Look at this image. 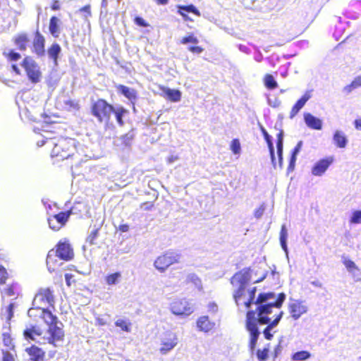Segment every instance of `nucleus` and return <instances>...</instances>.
<instances>
[{"label":"nucleus","instance_id":"obj_52","mask_svg":"<svg viewBox=\"0 0 361 361\" xmlns=\"http://www.w3.org/2000/svg\"><path fill=\"white\" fill-rule=\"evenodd\" d=\"M266 142H267L268 147H269L271 158L272 161H274L275 159V157H274V149L272 141H271V138H269V140H267Z\"/></svg>","mask_w":361,"mask_h":361},{"label":"nucleus","instance_id":"obj_46","mask_svg":"<svg viewBox=\"0 0 361 361\" xmlns=\"http://www.w3.org/2000/svg\"><path fill=\"white\" fill-rule=\"evenodd\" d=\"M13 307L14 305L13 303H11L6 308V313L4 314V317L5 319L7 322L11 321V319L13 317Z\"/></svg>","mask_w":361,"mask_h":361},{"label":"nucleus","instance_id":"obj_38","mask_svg":"<svg viewBox=\"0 0 361 361\" xmlns=\"http://www.w3.org/2000/svg\"><path fill=\"white\" fill-rule=\"evenodd\" d=\"M288 238V232L286 228L285 225H283L281 226V231H280V243L281 245V247L286 250L287 245H286V240Z\"/></svg>","mask_w":361,"mask_h":361},{"label":"nucleus","instance_id":"obj_29","mask_svg":"<svg viewBox=\"0 0 361 361\" xmlns=\"http://www.w3.org/2000/svg\"><path fill=\"white\" fill-rule=\"evenodd\" d=\"M128 113V111L126 109H125L123 106H118L116 108L114 106V110L112 111V114H114L116 121L120 127H122L124 126L125 122L123 120V116L126 114H127Z\"/></svg>","mask_w":361,"mask_h":361},{"label":"nucleus","instance_id":"obj_37","mask_svg":"<svg viewBox=\"0 0 361 361\" xmlns=\"http://www.w3.org/2000/svg\"><path fill=\"white\" fill-rule=\"evenodd\" d=\"M269 345L267 344V347L264 348L262 350L258 349L256 352V355L257 360L259 361H266L269 357Z\"/></svg>","mask_w":361,"mask_h":361},{"label":"nucleus","instance_id":"obj_21","mask_svg":"<svg viewBox=\"0 0 361 361\" xmlns=\"http://www.w3.org/2000/svg\"><path fill=\"white\" fill-rule=\"evenodd\" d=\"M42 334V329L35 325L26 328L23 332L24 338L27 341H35L36 337L41 336Z\"/></svg>","mask_w":361,"mask_h":361},{"label":"nucleus","instance_id":"obj_41","mask_svg":"<svg viewBox=\"0 0 361 361\" xmlns=\"http://www.w3.org/2000/svg\"><path fill=\"white\" fill-rule=\"evenodd\" d=\"M285 299L286 295L283 293H281L278 295L276 300H272L273 301H271V303L276 307V308L279 309L282 306Z\"/></svg>","mask_w":361,"mask_h":361},{"label":"nucleus","instance_id":"obj_59","mask_svg":"<svg viewBox=\"0 0 361 361\" xmlns=\"http://www.w3.org/2000/svg\"><path fill=\"white\" fill-rule=\"evenodd\" d=\"M73 278V275L71 274H65V279L66 282V285L68 286H70L71 285V280Z\"/></svg>","mask_w":361,"mask_h":361},{"label":"nucleus","instance_id":"obj_15","mask_svg":"<svg viewBox=\"0 0 361 361\" xmlns=\"http://www.w3.org/2000/svg\"><path fill=\"white\" fill-rule=\"evenodd\" d=\"M196 325L199 331L204 333L212 332L216 329L215 322L211 320L208 316H201L196 322Z\"/></svg>","mask_w":361,"mask_h":361},{"label":"nucleus","instance_id":"obj_33","mask_svg":"<svg viewBox=\"0 0 361 361\" xmlns=\"http://www.w3.org/2000/svg\"><path fill=\"white\" fill-rule=\"evenodd\" d=\"M311 354L307 350H301L293 353L291 358L294 361H304L309 359Z\"/></svg>","mask_w":361,"mask_h":361},{"label":"nucleus","instance_id":"obj_49","mask_svg":"<svg viewBox=\"0 0 361 361\" xmlns=\"http://www.w3.org/2000/svg\"><path fill=\"white\" fill-rule=\"evenodd\" d=\"M4 293L9 297L14 296L16 295V288L14 284L8 286L4 290Z\"/></svg>","mask_w":361,"mask_h":361},{"label":"nucleus","instance_id":"obj_6","mask_svg":"<svg viewBox=\"0 0 361 361\" xmlns=\"http://www.w3.org/2000/svg\"><path fill=\"white\" fill-rule=\"evenodd\" d=\"M29 80L34 83H38L42 79V72L37 63L30 56H25L20 62Z\"/></svg>","mask_w":361,"mask_h":361},{"label":"nucleus","instance_id":"obj_24","mask_svg":"<svg viewBox=\"0 0 361 361\" xmlns=\"http://www.w3.org/2000/svg\"><path fill=\"white\" fill-rule=\"evenodd\" d=\"M56 254L54 250H51L47 256V266L49 272L55 271L60 266L59 260L56 258Z\"/></svg>","mask_w":361,"mask_h":361},{"label":"nucleus","instance_id":"obj_17","mask_svg":"<svg viewBox=\"0 0 361 361\" xmlns=\"http://www.w3.org/2000/svg\"><path fill=\"white\" fill-rule=\"evenodd\" d=\"M13 44L17 49L20 51H25L30 43V37L26 32H20L12 38Z\"/></svg>","mask_w":361,"mask_h":361},{"label":"nucleus","instance_id":"obj_48","mask_svg":"<svg viewBox=\"0 0 361 361\" xmlns=\"http://www.w3.org/2000/svg\"><path fill=\"white\" fill-rule=\"evenodd\" d=\"M80 12L84 13V18L87 19L89 17L92 16L91 11V6L90 4H87L79 9Z\"/></svg>","mask_w":361,"mask_h":361},{"label":"nucleus","instance_id":"obj_26","mask_svg":"<svg viewBox=\"0 0 361 361\" xmlns=\"http://www.w3.org/2000/svg\"><path fill=\"white\" fill-rule=\"evenodd\" d=\"M116 90L125 96L129 100H135L137 99V92L134 89H131L123 85H118L116 87Z\"/></svg>","mask_w":361,"mask_h":361},{"label":"nucleus","instance_id":"obj_42","mask_svg":"<svg viewBox=\"0 0 361 361\" xmlns=\"http://www.w3.org/2000/svg\"><path fill=\"white\" fill-rule=\"evenodd\" d=\"M343 262L345 267H346V269L350 272H354L355 271H359L358 267L356 266V264H355V262L353 261L348 259H345L343 260Z\"/></svg>","mask_w":361,"mask_h":361},{"label":"nucleus","instance_id":"obj_28","mask_svg":"<svg viewBox=\"0 0 361 361\" xmlns=\"http://www.w3.org/2000/svg\"><path fill=\"white\" fill-rule=\"evenodd\" d=\"M60 20L56 16H51L49 23V31L50 34L54 37L58 38L60 33Z\"/></svg>","mask_w":361,"mask_h":361},{"label":"nucleus","instance_id":"obj_35","mask_svg":"<svg viewBox=\"0 0 361 361\" xmlns=\"http://www.w3.org/2000/svg\"><path fill=\"white\" fill-rule=\"evenodd\" d=\"M4 56L10 62L17 61L22 58L21 54L14 49H10L8 52L4 53Z\"/></svg>","mask_w":361,"mask_h":361},{"label":"nucleus","instance_id":"obj_32","mask_svg":"<svg viewBox=\"0 0 361 361\" xmlns=\"http://www.w3.org/2000/svg\"><path fill=\"white\" fill-rule=\"evenodd\" d=\"M264 86L269 90H274L278 87L276 81L271 74L265 75L264 78Z\"/></svg>","mask_w":361,"mask_h":361},{"label":"nucleus","instance_id":"obj_50","mask_svg":"<svg viewBox=\"0 0 361 361\" xmlns=\"http://www.w3.org/2000/svg\"><path fill=\"white\" fill-rule=\"evenodd\" d=\"M135 23L140 27H146L149 26V23H147L142 18L136 16L134 18Z\"/></svg>","mask_w":361,"mask_h":361},{"label":"nucleus","instance_id":"obj_31","mask_svg":"<svg viewBox=\"0 0 361 361\" xmlns=\"http://www.w3.org/2000/svg\"><path fill=\"white\" fill-rule=\"evenodd\" d=\"M121 278V274L119 271L107 274L105 278V282L107 285L111 286L117 283Z\"/></svg>","mask_w":361,"mask_h":361},{"label":"nucleus","instance_id":"obj_56","mask_svg":"<svg viewBox=\"0 0 361 361\" xmlns=\"http://www.w3.org/2000/svg\"><path fill=\"white\" fill-rule=\"evenodd\" d=\"M282 345H281V343H279L278 345H276L274 349V358H276L278 357V355L281 353L282 351Z\"/></svg>","mask_w":361,"mask_h":361},{"label":"nucleus","instance_id":"obj_19","mask_svg":"<svg viewBox=\"0 0 361 361\" xmlns=\"http://www.w3.org/2000/svg\"><path fill=\"white\" fill-rule=\"evenodd\" d=\"M25 352L30 356L31 361H44L45 352L39 347L32 345L25 349Z\"/></svg>","mask_w":361,"mask_h":361},{"label":"nucleus","instance_id":"obj_36","mask_svg":"<svg viewBox=\"0 0 361 361\" xmlns=\"http://www.w3.org/2000/svg\"><path fill=\"white\" fill-rule=\"evenodd\" d=\"M115 325L126 332L130 331L131 323L125 319H118L115 322Z\"/></svg>","mask_w":361,"mask_h":361},{"label":"nucleus","instance_id":"obj_60","mask_svg":"<svg viewBox=\"0 0 361 361\" xmlns=\"http://www.w3.org/2000/svg\"><path fill=\"white\" fill-rule=\"evenodd\" d=\"M11 69L12 71L16 74V75H20L21 74V71H20V69L19 68L18 66L16 63H13L11 65Z\"/></svg>","mask_w":361,"mask_h":361},{"label":"nucleus","instance_id":"obj_18","mask_svg":"<svg viewBox=\"0 0 361 361\" xmlns=\"http://www.w3.org/2000/svg\"><path fill=\"white\" fill-rule=\"evenodd\" d=\"M283 314V311H279L277 314H275L274 315V319L271 321V322L264 324L267 325V326L263 330V334L267 340L270 341L273 338L274 336L273 334H271V331L274 327L278 325L279 322L282 318Z\"/></svg>","mask_w":361,"mask_h":361},{"label":"nucleus","instance_id":"obj_34","mask_svg":"<svg viewBox=\"0 0 361 361\" xmlns=\"http://www.w3.org/2000/svg\"><path fill=\"white\" fill-rule=\"evenodd\" d=\"M361 87V76L356 77L351 82L350 84L346 85L344 87L343 90L346 93L351 92L353 90Z\"/></svg>","mask_w":361,"mask_h":361},{"label":"nucleus","instance_id":"obj_11","mask_svg":"<svg viewBox=\"0 0 361 361\" xmlns=\"http://www.w3.org/2000/svg\"><path fill=\"white\" fill-rule=\"evenodd\" d=\"M32 53L37 56H43L45 54V38L38 29L34 34Z\"/></svg>","mask_w":361,"mask_h":361},{"label":"nucleus","instance_id":"obj_9","mask_svg":"<svg viewBox=\"0 0 361 361\" xmlns=\"http://www.w3.org/2000/svg\"><path fill=\"white\" fill-rule=\"evenodd\" d=\"M54 252L57 257L63 261L71 260L74 257L73 250L67 240H59Z\"/></svg>","mask_w":361,"mask_h":361},{"label":"nucleus","instance_id":"obj_63","mask_svg":"<svg viewBox=\"0 0 361 361\" xmlns=\"http://www.w3.org/2000/svg\"><path fill=\"white\" fill-rule=\"evenodd\" d=\"M295 161H296V157L294 156V155H291V157H290V162H289V168H293L294 167Z\"/></svg>","mask_w":361,"mask_h":361},{"label":"nucleus","instance_id":"obj_20","mask_svg":"<svg viewBox=\"0 0 361 361\" xmlns=\"http://www.w3.org/2000/svg\"><path fill=\"white\" fill-rule=\"evenodd\" d=\"M177 8H178V13L183 17V18L185 21L192 20L188 16V15L185 13L186 12L192 13L193 14H195L197 16H200V15H201L200 11L192 4L185 5V6L179 5L177 6Z\"/></svg>","mask_w":361,"mask_h":361},{"label":"nucleus","instance_id":"obj_40","mask_svg":"<svg viewBox=\"0 0 361 361\" xmlns=\"http://www.w3.org/2000/svg\"><path fill=\"white\" fill-rule=\"evenodd\" d=\"M350 223L351 224H357L361 223V210H356L352 213V216L350 219Z\"/></svg>","mask_w":361,"mask_h":361},{"label":"nucleus","instance_id":"obj_27","mask_svg":"<svg viewBox=\"0 0 361 361\" xmlns=\"http://www.w3.org/2000/svg\"><path fill=\"white\" fill-rule=\"evenodd\" d=\"M333 140L335 145L338 148H345L348 144V138L340 130L334 133Z\"/></svg>","mask_w":361,"mask_h":361},{"label":"nucleus","instance_id":"obj_58","mask_svg":"<svg viewBox=\"0 0 361 361\" xmlns=\"http://www.w3.org/2000/svg\"><path fill=\"white\" fill-rule=\"evenodd\" d=\"M302 141H299L298 142V144L296 145V146L294 147L293 152H292V154L291 155H294L296 157V155L298 154V153L300 152V150L301 149V147H302Z\"/></svg>","mask_w":361,"mask_h":361},{"label":"nucleus","instance_id":"obj_53","mask_svg":"<svg viewBox=\"0 0 361 361\" xmlns=\"http://www.w3.org/2000/svg\"><path fill=\"white\" fill-rule=\"evenodd\" d=\"M277 154L279 155V161L282 160V152H283V142L280 140L276 142Z\"/></svg>","mask_w":361,"mask_h":361},{"label":"nucleus","instance_id":"obj_16","mask_svg":"<svg viewBox=\"0 0 361 361\" xmlns=\"http://www.w3.org/2000/svg\"><path fill=\"white\" fill-rule=\"evenodd\" d=\"M199 40L194 33H190L188 35L183 37L180 41V43L182 44H186L188 43L197 44ZM188 50L191 53L199 54L204 51V48L200 46L193 45L188 47Z\"/></svg>","mask_w":361,"mask_h":361},{"label":"nucleus","instance_id":"obj_3","mask_svg":"<svg viewBox=\"0 0 361 361\" xmlns=\"http://www.w3.org/2000/svg\"><path fill=\"white\" fill-rule=\"evenodd\" d=\"M250 268H245L235 273L230 279L233 286L237 287L233 294L235 305L239 308L244 307L250 310L252 304H255L257 288L253 287L246 290V286L251 279Z\"/></svg>","mask_w":361,"mask_h":361},{"label":"nucleus","instance_id":"obj_12","mask_svg":"<svg viewBox=\"0 0 361 361\" xmlns=\"http://www.w3.org/2000/svg\"><path fill=\"white\" fill-rule=\"evenodd\" d=\"M288 312L290 317L297 320L307 312V307L301 300H293L288 305Z\"/></svg>","mask_w":361,"mask_h":361},{"label":"nucleus","instance_id":"obj_51","mask_svg":"<svg viewBox=\"0 0 361 361\" xmlns=\"http://www.w3.org/2000/svg\"><path fill=\"white\" fill-rule=\"evenodd\" d=\"M61 8V3L59 0H52L51 9L54 11H59Z\"/></svg>","mask_w":361,"mask_h":361},{"label":"nucleus","instance_id":"obj_14","mask_svg":"<svg viewBox=\"0 0 361 361\" xmlns=\"http://www.w3.org/2000/svg\"><path fill=\"white\" fill-rule=\"evenodd\" d=\"M333 157H328L319 159L317 161L312 169V173L314 176H320L324 173L329 166L334 162Z\"/></svg>","mask_w":361,"mask_h":361},{"label":"nucleus","instance_id":"obj_13","mask_svg":"<svg viewBox=\"0 0 361 361\" xmlns=\"http://www.w3.org/2000/svg\"><path fill=\"white\" fill-rule=\"evenodd\" d=\"M171 312L176 315H188L192 312L188 302L183 299H176L171 304Z\"/></svg>","mask_w":361,"mask_h":361},{"label":"nucleus","instance_id":"obj_22","mask_svg":"<svg viewBox=\"0 0 361 361\" xmlns=\"http://www.w3.org/2000/svg\"><path fill=\"white\" fill-rule=\"evenodd\" d=\"M310 94L306 92L296 102L290 112V118H293L298 114L305 103L310 99Z\"/></svg>","mask_w":361,"mask_h":361},{"label":"nucleus","instance_id":"obj_57","mask_svg":"<svg viewBox=\"0 0 361 361\" xmlns=\"http://www.w3.org/2000/svg\"><path fill=\"white\" fill-rule=\"evenodd\" d=\"M140 207L144 210H151L154 207V204L152 202H143L140 204Z\"/></svg>","mask_w":361,"mask_h":361},{"label":"nucleus","instance_id":"obj_55","mask_svg":"<svg viewBox=\"0 0 361 361\" xmlns=\"http://www.w3.org/2000/svg\"><path fill=\"white\" fill-rule=\"evenodd\" d=\"M2 361H16L13 355L8 352H4L3 353V357H2Z\"/></svg>","mask_w":361,"mask_h":361},{"label":"nucleus","instance_id":"obj_44","mask_svg":"<svg viewBox=\"0 0 361 361\" xmlns=\"http://www.w3.org/2000/svg\"><path fill=\"white\" fill-rule=\"evenodd\" d=\"M231 149L233 154H238L240 152V143L238 139H233L231 142Z\"/></svg>","mask_w":361,"mask_h":361},{"label":"nucleus","instance_id":"obj_4","mask_svg":"<svg viewBox=\"0 0 361 361\" xmlns=\"http://www.w3.org/2000/svg\"><path fill=\"white\" fill-rule=\"evenodd\" d=\"M49 146H52L51 157L56 161H63L73 157L76 152L77 142L71 137H53L47 141Z\"/></svg>","mask_w":361,"mask_h":361},{"label":"nucleus","instance_id":"obj_1","mask_svg":"<svg viewBox=\"0 0 361 361\" xmlns=\"http://www.w3.org/2000/svg\"><path fill=\"white\" fill-rule=\"evenodd\" d=\"M54 304L53 290L49 288H40L33 299V307L28 310L27 315L34 321L37 317H41L44 320L48 326L47 342L54 347H59L63 342L65 338L63 328L59 326V324L62 326V324L58 321L57 317L53 314L49 310L42 307L47 305L54 307Z\"/></svg>","mask_w":361,"mask_h":361},{"label":"nucleus","instance_id":"obj_61","mask_svg":"<svg viewBox=\"0 0 361 361\" xmlns=\"http://www.w3.org/2000/svg\"><path fill=\"white\" fill-rule=\"evenodd\" d=\"M118 230L123 233L127 232L129 230V226L128 224H121L118 226Z\"/></svg>","mask_w":361,"mask_h":361},{"label":"nucleus","instance_id":"obj_8","mask_svg":"<svg viewBox=\"0 0 361 361\" xmlns=\"http://www.w3.org/2000/svg\"><path fill=\"white\" fill-rule=\"evenodd\" d=\"M71 214L72 210L69 209L50 216L47 219L49 228L54 231H59L66 225Z\"/></svg>","mask_w":361,"mask_h":361},{"label":"nucleus","instance_id":"obj_54","mask_svg":"<svg viewBox=\"0 0 361 361\" xmlns=\"http://www.w3.org/2000/svg\"><path fill=\"white\" fill-rule=\"evenodd\" d=\"M66 104L75 110H78L80 109V104L78 101L68 100L66 102Z\"/></svg>","mask_w":361,"mask_h":361},{"label":"nucleus","instance_id":"obj_47","mask_svg":"<svg viewBox=\"0 0 361 361\" xmlns=\"http://www.w3.org/2000/svg\"><path fill=\"white\" fill-rule=\"evenodd\" d=\"M186 283H194L195 286H198L201 284V280L195 274H190L187 276Z\"/></svg>","mask_w":361,"mask_h":361},{"label":"nucleus","instance_id":"obj_45","mask_svg":"<svg viewBox=\"0 0 361 361\" xmlns=\"http://www.w3.org/2000/svg\"><path fill=\"white\" fill-rule=\"evenodd\" d=\"M8 279V274L6 268L0 264V285L5 284Z\"/></svg>","mask_w":361,"mask_h":361},{"label":"nucleus","instance_id":"obj_62","mask_svg":"<svg viewBox=\"0 0 361 361\" xmlns=\"http://www.w3.org/2000/svg\"><path fill=\"white\" fill-rule=\"evenodd\" d=\"M354 125H355V128L357 130H361V118H358V119L355 120Z\"/></svg>","mask_w":361,"mask_h":361},{"label":"nucleus","instance_id":"obj_25","mask_svg":"<svg viewBox=\"0 0 361 361\" xmlns=\"http://www.w3.org/2000/svg\"><path fill=\"white\" fill-rule=\"evenodd\" d=\"M161 90L164 97L171 102H176L180 100L181 92L178 90H171L165 87H162Z\"/></svg>","mask_w":361,"mask_h":361},{"label":"nucleus","instance_id":"obj_43","mask_svg":"<svg viewBox=\"0 0 361 361\" xmlns=\"http://www.w3.org/2000/svg\"><path fill=\"white\" fill-rule=\"evenodd\" d=\"M99 228H96L92 231L90 233V235L87 238V243H88L90 245H94L95 244V240L98 237L99 235Z\"/></svg>","mask_w":361,"mask_h":361},{"label":"nucleus","instance_id":"obj_7","mask_svg":"<svg viewBox=\"0 0 361 361\" xmlns=\"http://www.w3.org/2000/svg\"><path fill=\"white\" fill-rule=\"evenodd\" d=\"M180 255L174 251H166L158 256L154 262V267L164 272L170 266L180 262Z\"/></svg>","mask_w":361,"mask_h":361},{"label":"nucleus","instance_id":"obj_10","mask_svg":"<svg viewBox=\"0 0 361 361\" xmlns=\"http://www.w3.org/2000/svg\"><path fill=\"white\" fill-rule=\"evenodd\" d=\"M178 343V338L173 333H167L161 338L159 351L162 355H165L173 349Z\"/></svg>","mask_w":361,"mask_h":361},{"label":"nucleus","instance_id":"obj_23","mask_svg":"<svg viewBox=\"0 0 361 361\" xmlns=\"http://www.w3.org/2000/svg\"><path fill=\"white\" fill-rule=\"evenodd\" d=\"M304 119L307 126L314 130H321L322 128V123L320 119L314 116L310 113L304 114Z\"/></svg>","mask_w":361,"mask_h":361},{"label":"nucleus","instance_id":"obj_39","mask_svg":"<svg viewBox=\"0 0 361 361\" xmlns=\"http://www.w3.org/2000/svg\"><path fill=\"white\" fill-rule=\"evenodd\" d=\"M2 340L4 345L9 348L14 347L13 339L9 333H4L2 334Z\"/></svg>","mask_w":361,"mask_h":361},{"label":"nucleus","instance_id":"obj_30","mask_svg":"<svg viewBox=\"0 0 361 361\" xmlns=\"http://www.w3.org/2000/svg\"><path fill=\"white\" fill-rule=\"evenodd\" d=\"M61 50V49L59 44L57 43H54L48 48L47 52L49 56L55 62H56Z\"/></svg>","mask_w":361,"mask_h":361},{"label":"nucleus","instance_id":"obj_2","mask_svg":"<svg viewBox=\"0 0 361 361\" xmlns=\"http://www.w3.org/2000/svg\"><path fill=\"white\" fill-rule=\"evenodd\" d=\"M274 299L275 294L272 292L260 293L255 301V310H249L246 312L245 329L250 334L248 346L250 350L255 349L260 334L257 325H264L273 320L271 314L276 308L271 303Z\"/></svg>","mask_w":361,"mask_h":361},{"label":"nucleus","instance_id":"obj_5","mask_svg":"<svg viewBox=\"0 0 361 361\" xmlns=\"http://www.w3.org/2000/svg\"><path fill=\"white\" fill-rule=\"evenodd\" d=\"M114 105L104 98H97L91 102L90 112L99 123L104 125L105 128L112 126L111 116Z\"/></svg>","mask_w":361,"mask_h":361},{"label":"nucleus","instance_id":"obj_64","mask_svg":"<svg viewBox=\"0 0 361 361\" xmlns=\"http://www.w3.org/2000/svg\"><path fill=\"white\" fill-rule=\"evenodd\" d=\"M261 131H262V134L264 135V137L265 140H269V138H271L267 132V130L262 126L261 127Z\"/></svg>","mask_w":361,"mask_h":361}]
</instances>
